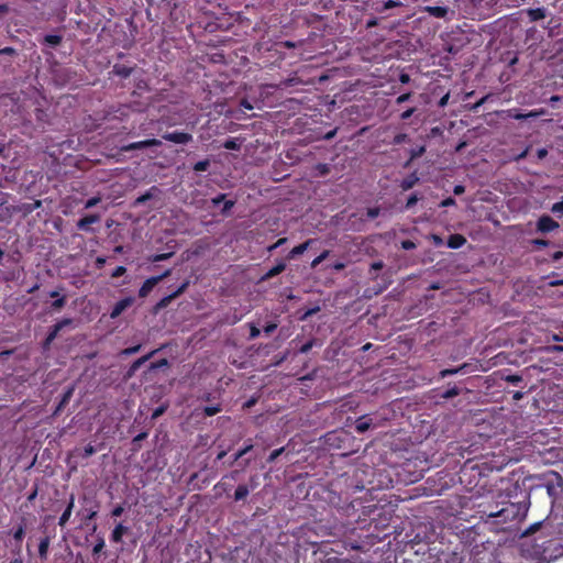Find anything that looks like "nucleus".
Returning a JSON list of instances; mask_svg holds the SVG:
<instances>
[{"instance_id": "f257e3e1", "label": "nucleus", "mask_w": 563, "mask_h": 563, "mask_svg": "<svg viewBox=\"0 0 563 563\" xmlns=\"http://www.w3.org/2000/svg\"><path fill=\"white\" fill-rule=\"evenodd\" d=\"M550 528H552L550 521L536 522L522 532V537H530L540 530V534L534 538L533 552L536 555L552 558L563 553V551L559 552V549L562 548V539L553 536Z\"/></svg>"}, {"instance_id": "f03ea898", "label": "nucleus", "mask_w": 563, "mask_h": 563, "mask_svg": "<svg viewBox=\"0 0 563 563\" xmlns=\"http://www.w3.org/2000/svg\"><path fill=\"white\" fill-rule=\"evenodd\" d=\"M543 486L547 489L549 497L554 503L562 496L563 493V477L554 471L548 472L543 476Z\"/></svg>"}, {"instance_id": "7ed1b4c3", "label": "nucleus", "mask_w": 563, "mask_h": 563, "mask_svg": "<svg viewBox=\"0 0 563 563\" xmlns=\"http://www.w3.org/2000/svg\"><path fill=\"white\" fill-rule=\"evenodd\" d=\"M522 506L504 499L500 510H496L498 517L494 520L496 525H504L508 521L520 519Z\"/></svg>"}, {"instance_id": "20e7f679", "label": "nucleus", "mask_w": 563, "mask_h": 563, "mask_svg": "<svg viewBox=\"0 0 563 563\" xmlns=\"http://www.w3.org/2000/svg\"><path fill=\"white\" fill-rule=\"evenodd\" d=\"M503 506V501H487V503H478L477 507L479 508L478 514L481 515V518L486 519H493L496 520L498 517V514H496V510H500Z\"/></svg>"}, {"instance_id": "39448f33", "label": "nucleus", "mask_w": 563, "mask_h": 563, "mask_svg": "<svg viewBox=\"0 0 563 563\" xmlns=\"http://www.w3.org/2000/svg\"><path fill=\"white\" fill-rule=\"evenodd\" d=\"M322 40H323L322 35L312 33L305 40H300L298 42L284 41V42H282V45L286 48L306 47V46L310 45L311 43H318V45H321Z\"/></svg>"}, {"instance_id": "423d86ee", "label": "nucleus", "mask_w": 563, "mask_h": 563, "mask_svg": "<svg viewBox=\"0 0 563 563\" xmlns=\"http://www.w3.org/2000/svg\"><path fill=\"white\" fill-rule=\"evenodd\" d=\"M162 139L175 144H188L192 141V135L187 132L174 131L162 134Z\"/></svg>"}, {"instance_id": "0eeeda50", "label": "nucleus", "mask_w": 563, "mask_h": 563, "mask_svg": "<svg viewBox=\"0 0 563 563\" xmlns=\"http://www.w3.org/2000/svg\"><path fill=\"white\" fill-rule=\"evenodd\" d=\"M559 227L560 224L548 214L541 216L537 221V231L543 234L550 233Z\"/></svg>"}, {"instance_id": "6e6552de", "label": "nucleus", "mask_w": 563, "mask_h": 563, "mask_svg": "<svg viewBox=\"0 0 563 563\" xmlns=\"http://www.w3.org/2000/svg\"><path fill=\"white\" fill-rule=\"evenodd\" d=\"M506 114V118L514 119V120H526L529 118H537L541 114H544V110H532L528 113H522L520 109L518 108H511L506 111H504Z\"/></svg>"}, {"instance_id": "1a4fd4ad", "label": "nucleus", "mask_w": 563, "mask_h": 563, "mask_svg": "<svg viewBox=\"0 0 563 563\" xmlns=\"http://www.w3.org/2000/svg\"><path fill=\"white\" fill-rule=\"evenodd\" d=\"M358 1L360 0H354V2H358ZM364 4L366 7H369V8L374 9L377 12H384L386 10L400 7L401 2L398 1V0H387V1L372 0V3L364 2Z\"/></svg>"}, {"instance_id": "9d476101", "label": "nucleus", "mask_w": 563, "mask_h": 563, "mask_svg": "<svg viewBox=\"0 0 563 563\" xmlns=\"http://www.w3.org/2000/svg\"><path fill=\"white\" fill-rule=\"evenodd\" d=\"M169 271H166L165 273H163L162 275L159 276H155V277H150L147 278L143 285L141 286V288L139 289V296L141 298H144L146 297L151 290L165 277H167L169 275Z\"/></svg>"}, {"instance_id": "9b49d317", "label": "nucleus", "mask_w": 563, "mask_h": 563, "mask_svg": "<svg viewBox=\"0 0 563 563\" xmlns=\"http://www.w3.org/2000/svg\"><path fill=\"white\" fill-rule=\"evenodd\" d=\"M159 350H153L148 352L147 354L143 355L142 357L135 360L128 368L125 373L126 378H132L135 373L139 371V368L145 364L147 361H150Z\"/></svg>"}, {"instance_id": "f8f14e48", "label": "nucleus", "mask_w": 563, "mask_h": 563, "mask_svg": "<svg viewBox=\"0 0 563 563\" xmlns=\"http://www.w3.org/2000/svg\"><path fill=\"white\" fill-rule=\"evenodd\" d=\"M100 220L101 217L98 213L87 214L77 221L76 227L80 231L95 232L90 225L100 222Z\"/></svg>"}, {"instance_id": "ddd939ff", "label": "nucleus", "mask_w": 563, "mask_h": 563, "mask_svg": "<svg viewBox=\"0 0 563 563\" xmlns=\"http://www.w3.org/2000/svg\"><path fill=\"white\" fill-rule=\"evenodd\" d=\"M133 302H134V299L132 297H125L123 299H120L113 306V308L110 312V318L117 319L125 309L131 307Z\"/></svg>"}, {"instance_id": "4468645a", "label": "nucleus", "mask_w": 563, "mask_h": 563, "mask_svg": "<svg viewBox=\"0 0 563 563\" xmlns=\"http://www.w3.org/2000/svg\"><path fill=\"white\" fill-rule=\"evenodd\" d=\"M161 145H162V141H159L158 139H147V140L130 143L129 145H126L124 147V150L125 151H134V150H143V148L161 146Z\"/></svg>"}, {"instance_id": "2eb2a0df", "label": "nucleus", "mask_w": 563, "mask_h": 563, "mask_svg": "<svg viewBox=\"0 0 563 563\" xmlns=\"http://www.w3.org/2000/svg\"><path fill=\"white\" fill-rule=\"evenodd\" d=\"M435 563H463L462 555L456 551L444 552L442 551L437 559Z\"/></svg>"}, {"instance_id": "dca6fc26", "label": "nucleus", "mask_w": 563, "mask_h": 563, "mask_svg": "<svg viewBox=\"0 0 563 563\" xmlns=\"http://www.w3.org/2000/svg\"><path fill=\"white\" fill-rule=\"evenodd\" d=\"M421 12H427L429 15L438 18V19H444L446 18L449 13L448 7H439V5H426L420 9Z\"/></svg>"}, {"instance_id": "f3484780", "label": "nucleus", "mask_w": 563, "mask_h": 563, "mask_svg": "<svg viewBox=\"0 0 563 563\" xmlns=\"http://www.w3.org/2000/svg\"><path fill=\"white\" fill-rule=\"evenodd\" d=\"M374 426L375 424L373 422V418H371L369 416H362L354 421V429L358 433H364Z\"/></svg>"}, {"instance_id": "a211bd4d", "label": "nucleus", "mask_w": 563, "mask_h": 563, "mask_svg": "<svg viewBox=\"0 0 563 563\" xmlns=\"http://www.w3.org/2000/svg\"><path fill=\"white\" fill-rule=\"evenodd\" d=\"M74 506H75V496L70 495L67 506H66L65 510L63 511L62 516L59 517V520H58L59 527L64 528L67 525V522L73 514Z\"/></svg>"}, {"instance_id": "6ab92c4d", "label": "nucleus", "mask_w": 563, "mask_h": 563, "mask_svg": "<svg viewBox=\"0 0 563 563\" xmlns=\"http://www.w3.org/2000/svg\"><path fill=\"white\" fill-rule=\"evenodd\" d=\"M74 390H75V388H74V386H71V387H68L64 391L59 402L57 404V406L53 412L54 416L59 415V412L68 405L69 400L71 399V397L74 395Z\"/></svg>"}, {"instance_id": "aec40b11", "label": "nucleus", "mask_w": 563, "mask_h": 563, "mask_svg": "<svg viewBox=\"0 0 563 563\" xmlns=\"http://www.w3.org/2000/svg\"><path fill=\"white\" fill-rule=\"evenodd\" d=\"M526 14L529 18L530 22H536L539 20H542L547 16V9L545 8H529L525 10Z\"/></svg>"}, {"instance_id": "412c9836", "label": "nucleus", "mask_w": 563, "mask_h": 563, "mask_svg": "<svg viewBox=\"0 0 563 563\" xmlns=\"http://www.w3.org/2000/svg\"><path fill=\"white\" fill-rule=\"evenodd\" d=\"M313 243L312 239L307 240L306 242L292 247L287 255L288 260H292L301 254H303L308 247Z\"/></svg>"}, {"instance_id": "4be33fe9", "label": "nucleus", "mask_w": 563, "mask_h": 563, "mask_svg": "<svg viewBox=\"0 0 563 563\" xmlns=\"http://www.w3.org/2000/svg\"><path fill=\"white\" fill-rule=\"evenodd\" d=\"M286 269V263L284 261H278V263L268 269L262 277V280H268Z\"/></svg>"}, {"instance_id": "5701e85b", "label": "nucleus", "mask_w": 563, "mask_h": 563, "mask_svg": "<svg viewBox=\"0 0 563 563\" xmlns=\"http://www.w3.org/2000/svg\"><path fill=\"white\" fill-rule=\"evenodd\" d=\"M466 243L465 236L459 233L451 234L448 239L446 245L450 249L456 250L462 247Z\"/></svg>"}, {"instance_id": "b1692460", "label": "nucleus", "mask_w": 563, "mask_h": 563, "mask_svg": "<svg viewBox=\"0 0 563 563\" xmlns=\"http://www.w3.org/2000/svg\"><path fill=\"white\" fill-rule=\"evenodd\" d=\"M470 365L464 363L459 367H452V368H444L439 373L440 378H445L448 376H452L459 373L465 374L467 373Z\"/></svg>"}, {"instance_id": "393cba45", "label": "nucleus", "mask_w": 563, "mask_h": 563, "mask_svg": "<svg viewBox=\"0 0 563 563\" xmlns=\"http://www.w3.org/2000/svg\"><path fill=\"white\" fill-rule=\"evenodd\" d=\"M129 528L122 523H118L111 532V541L114 543L122 542L123 536L128 532Z\"/></svg>"}, {"instance_id": "a878e982", "label": "nucleus", "mask_w": 563, "mask_h": 563, "mask_svg": "<svg viewBox=\"0 0 563 563\" xmlns=\"http://www.w3.org/2000/svg\"><path fill=\"white\" fill-rule=\"evenodd\" d=\"M253 448H254V445L252 443V440L249 439L247 443L232 455V461H231L230 465H233L235 462H238L240 459H242L245 454H247L250 451H252Z\"/></svg>"}, {"instance_id": "bb28decb", "label": "nucleus", "mask_w": 563, "mask_h": 563, "mask_svg": "<svg viewBox=\"0 0 563 563\" xmlns=\"http://www.w3.org/2000/svg\"><path fill=\"white\" fill-rule=\"evenodd\" d=\"M12 536H13V540L15 541L16 548H18L16 554H19L21 552V543L25 536V525L24 523L19 525V527L13 531Z\"/></svg>"}, {"instance_id": "cd10ccee", "label": "nucleus", "mask_w": 563, "mask_h": 563, "mask_svg": "<svg viewBox=\"0 0 563 563\" xmlns=\"http://www.w3.org/2000/svg\"><path fill=\"white\" fill-rule=\"evenodd\" d=\"M133 69H134L133 67H130V66H126L123 64H115L113 66V74H115L117 76H119L121 78H128L133 73Z\"/></svg>"}, {"instance_id": "c85d7f7f", "label": "nucleus", "mask_w": 563, "mask_h": 563, "mask_svg": "<svg viewBox=\"0 0 563 563\" xmlns=\"http://www.w3.org/2000/svg\"><path fill=\"white\" fill-rule=\"evenodd\" d=\"M49 296L52 298H56L51 305L53 310L58 311L66 305V297L65 296L59 297V292L57 290L51 291Z\"/></svg>"}, {"instance_id": "c756f323", "label": "nucleus", "mask_w": 563, "mask_h": 563, "mask_svg": "<svg viewBox=\"0 0 563 563\" xmlns=\"http://www.w3.org/2000/svg\"><path fill=\"white\" fill-rule=\"evenodd\" d=\"M250 494V487L245 484H240L234 492V500H244Z\"/></svg>"}, {"instance_id": "7c9ffc66", "label": "nucleus", "mask_w": 563, "mask_h": 563, "mask_svg": "<svg viewBox=\"0 0 563 563\" xmlns=\"http://www.w3.org/2000/svg\"><path fill=\"white\" fill-rule=\"evenodd\" d=\"M418 180H419L418 177L413 173L410 176H408L405 179H402V181L400 184V187L405 191L409 190V189H411L418 183Z\"/></svg>"}, {"instance_id": "2f4dec72", "label": "nucleus", "mask_w": 563, "mask_h": 563, "mask_svg": "<svg viewBox=\"0 0 563 563\" xmlns=\"http://www.w3.org/2000/svg\"><path fill=\"white\" fill-rule=\"evenodd\" d=\"M58 333H59V330H57L56 327L53 325L49 329V331H48V333H47V335H46V338H45V340L43 342V347L44 349H48L49 345L53 343V341L57 338Z\"/></svg>"}, {"instance_id": "473e14b6", "label": "nucleus", "mask_w": 563, "mask_h": 563, "mask_svg": "<svg viewBox=\"0 0 563 563\" xmlns=\"http://www.w3.org/2000/svg\"><path fill=\"white\" fill-rule=\"evenodd\" d=\"M48 548H49V538L45 537L40 541V544H38V554L42 559H45L47 556Z\"/></svg>"}, {"instance_id": "72a5a7b5", "label": "nucleus", "mask_w": 563, "mask_h": 563, "mask_svg": "<svg viewBox=\"0 0 563 563\" xmlns=\"http://www.w3.org/2000/svg\"><path fill=\"white\" fill-rule=\"evenodd\" d=\"M187 287V283L183 284L175 292H173L172 295H169L168 297H165L164 299H162V301L159 302V306L163 307V306H166L167 302L173 299V298H176L178 297L180 294H183L185 291Z\"/></svg>"}, {"instance_id": "f704fd0d", "label": "nucleus", "mask_w": 563, "mask_h": 563, "mask_svg": "<svg viewBox=\"0 0 563 563\" xmlns=\"http://www.w3.org/2000/svg\"><path fill=\"white\" fill-rule=\"evenodd\" d=\"M169 366V362L167 358H161L156 362H152L150 365H148V372H154L156 369H159V368H163V367H168Z\"/></svg>"}, {"instance_id": "c9c22d12", "label": "nucleus", "mask_w": 563, "mask_h": 563, "mask_svg": "<svg viewBox=\"0 0 563 563\" xmlns=\"http://www.w3.org/2000/svg\"><path fill=\"white\" fill-rule=\"evenodd\" d=\"M316 176H325L330 173V166L324 163H319L313 167Z\"/></svg>"}, {"instance_id": "e433bc0d", "label": "nucleus", "mask_w": 563, "mask_h": 563, "mask_svg": "<svg viewBox=\"0 0 563 563\" xmlns=\"http://www.w3.org/2000/svg\"><path fill=\"white\" fill-rule=\"evenodd\" d=\"M223 147L225 150H231V151H239L240 147H241V144L239 143V141L234 137H230V139H227L223 143Z\"/></svg>"}, {"instance_id": "4c0bfd02", "label": "nucleus", "mask_w": 563, "mask_h": 563, "mask_svg": "<svg viewBox=\"0 0 563 563\" xmlns=\"http://www.w3.org/2000/svg\"><path fill=\"white\" fill-rule=\"evenodd\" d=\"M60 42H62L60 35L48 34V35H45V37H44V43L49 46H57L60 44Z\"/></svg>"}, {"instance_id": "58836bf2", "label": "nucleus", "mask_w": 563, "mask_h": 563, "mask_svg": "<svg viewBox=\"0 0 563 563\" xmlns=\"http://www.w3.org/2000/svg\"><path fill=\"white\" fill-rule=\"evenodd\" d=\"M97 452V449L92 444H87L79 453L78 455L81 459H88L91 455H93Z\"/></svg>"}, {"instance_id": "ea45409f", "label": "nucleus", "mask_w": 563, "mask_h": 563, "mask_svg": "<svg viewBox=\"0 0 563 563\" xmlns=\"http://www.w3.org/2000/svg\"><path fill=\"white\" fill-rule=\"evenodd\" d=\"M141 349H142V344H136V345H133V346H129V347L123 349L119 353V355L120 356H130V355H133V354L140 352Z\"/></svg>"}, {"instance_id": "a19ab883", "label": "nucleus", "mask_w": 563, "mask_h": 563, "mask_svg": "<svg viewBox=\"0 0 563 563\" xmlns=\"http://www.w3.org/2000/svg\"><path fill=\"white\" fill-rule=\"evenodd\" d=\"M222 410L221 406L220 405H216V406H206L202 411L205 413L206 417H212L217 413H219L220 411Z\"/></svg>"}, {"instance_id": "79ce46f5", "label": "nucleus", "mask_w": 563, "mask_h": 563, "mask_svg": "<svg viewBox=\"0 0 563 563\" xmlns=\"http://www.w3.org/2000/svg\"><path fill=\"white\" fill-rule=\"evenodd\" d=\"M461 393V390L456 387V386H453L449 389H446L442 395H441V398L443 399H451L453 397H456L459 396Z\"/></svg>"}, {"instance_id": "37998d69", "label": "nucleus", "mask_w": 563, "mask_h": 563, "mask_svg": "<svg viewBox=\"0 0 563 563\" xmlns=\"http://www.w3.org/2000/svg\"><path fill=\"white\" fill-rule=\"evenodd\" d=\"M210 167V161L208 158L197 162L194 165L195 172H206Z\"/></svg>"}, {"instance_id": "c03bdc74", "label": "nucleus", "mask_w": 563, "mask_h": 563, "mask_svg": "<svg viewBox=\"0 0 563 563\" xmlns=\"http://www.w3.org/2000/svg\"><path fill=\"white\" fill-rule=\"evenodd\" d=\"M168 409V404H162L161 406H158L157 408H155L152 412V419H157L159 418L161 416H163L166 410Z\"/></svg>"}, {"instance_id": "a18cd8bd", "label": "nucleus", "mask_w": 563, "mask_h": 563, "mask_svg": "<svg viewBox=\"0 0 563 563\" xmlns=\"http://www.w3.org/2000/svg\"><path fill=\"white\" fill-rule=\"evenodd\" d=\"M314 345H317V340L316 339H310L309 341H307L305 344H302L299 349V353L301 354H306L308 353Z\"/></svg>"}, {"instance_id": "49530a36", "label": "nucleus", "mask_w": 563, "mask_h": 563, "mask_svg": "<svg viewBox=\"0 0 563 563\" xmlns=\"http://www.w3.org/2000/svg\"><path fill=\"white\" fill-rule=\"evenodd\" d=\"M104 545H106L104 539L102 537H99L97 539L96 544L92 548V554L98 555L103 550Z\"/></svg>"}, {"instance_id": "de8ad7c7", "label": "nucleus", "mask_w": 563, "mask_h": 563, "mask_svg": "<svg viewBox=\"0 0 563 563\" xmlns=\"http://www.w3.org/2000/svg\"><path fill=\"white\" fill-rule=\"evenodd\" d=\"M285 452V448H279L271 452V454L267 457V463H273Z\"/></svg>"}, {"instance_id": "09e8293b", "label": "nucleus", "mask_w": 563, "mask_h": 563, "mask_svg": "<svg viewBox=\"0 0 563 563\" xmlns=\"http://www.w3.org/2000/svg\"><path fill=\"white\" fill-rule=\"evenodd\" d=\"M506 382H508L511 385H519L522 382V377L520 375L514 374V375H507L505 378Z\"/></svg>"}, {"instance_id": "8fccbe9b", "label": "nucleus", "mask_w": 563, "mask_h": 563, "mask_svg": "<svg viewBox=\"0 0 563 563\" xmlns=\"http://www.w3.org/2000/svg\"><path fill=\"white\" fill-rule=\"evenodd\" d=\"M418 200H419V197L417 194L410 195L409 198L407 199L405 208L407 210L411 209L418 202Z\"/></svg>"}, {"instance_id": "3c124183", "label": "nucleus", "mask_w": 563, "mask_h": 563, "mask_svg": "<svg viewBox=\"0 0 563 563\" xmlns=\"http://www.w3.org/2000/svg\"><path fill=\"white\" fill-rule=\"evenodd\" d=\"M41 207H42V201H41V200H35V201H34V202H32V203H27V205H25L24 210H25L26 212H32V211H34V210H36V209L41 208Z\"/></svg>"}, {"instance_id": "603ef678", "label": "nucleus", "mask_w": 563, "mask_h": 563, "mask_svg": "<svg viewBox=\"0 0 563 563\" xmlns=\"http://www.w3.org/2000/svg\"><path fill=\"white\" fill-rule=\"evenodd\" d=\"M328 254H329L328 251L322 252L319 256H317L312 261L311 266L312 267H317L319 264H321L327 258Z\"/></svg>"}, {"instance_id": "864d4df0", "label": "nucleus", "mask_w": 563, "mask_h": 563, "mask_svg": "<svg viewBox=\"0 0 563 563\" xmlns=\"http://www.w3.org/2000/svg\"><path fill=\"white\" fill-rule=\"evenodd\" d=\"M100 197H91L85 202V209H90L96 207L100 202Z\"/></svg>"}, {"instance_id": "5fc2aeb1", "label": "nucleus", "mask_w": 563, "mask_h": 563, "mask_svg": "<svg viewBox=\"0 0 563 563\" xmlns=\"http://www.w3.org/2000/svg\"><path fill=\"white\" fill-rule=\"evenodd\" d=\"M531 243L534 246H537L538 249L547 247L550 244V242L548 240H543V239H534V240L531 241Z\"/></svg>"}, {"instance_id": "6e6d98bb", "label": "nucleus", "mask_w": 563, "mask_h": 563, "mask_svg": "<svg viewBox=\"0 0 563 563\" xmlns=\"http://www.w3.org/2000/svg\"><path fill=\"white\" fill-rule=\"evenodd\" d=\"M287 242V238H280L278 239L274 244H272L271 246L267 247V251L268 252H273L274 250H276L277 247L284 245L285 243Z\"/></svg>"}, {"instance_id": "4d7b16f0", "label": "nucleus", "mask_w": 563, "mask_h": 563, "mask_svg": "<svg viewBox=\"0 0 563 563\" xmlns=\"http://www.w3.org/2000/svg\"><path fill=\"white\" fill-rule=\"evenodd\" d=\"M551 211L556 214H563V200L553 203L551 207Z\"/></svg>"}, {"instance_id": "13d9d810", "label": "nucleus", "mask_w": 563, "mask_h": 563, "mask_svg": "<svg viewBox=\"0 0 563 563\" xmlns=\"http://www.w3.org/2000/svg\"><path fill=\"white\" fill-rule=\"evenodd\" d=\"M126 273V268L124 266H118L111 274L112 278H119Z\"/></svg>"}, {"instance_id": "bf43d9fd", "label": "nucleus", "mask_w": 563, "mask_h": 563, "mask_svg": "<svg viewBox=\"0 0 563 563\" xmlns=\"http://www.w3.org/2000/svg\"><path fill=\"white\" fill-rule=\"evenodd\" d=\"M417 245L413 241L411 240H404L401 241V249L406 250V251H410V250H413L416 249Z\"/></svg>"}, {"instance_id": "052dcab7", "label": "nucleus", "mask_w": 563, "mask_h": 563, "mask_svg": "<svg viewBox=\"0 0 563 563\" xmlns=\"http://www.w3.org/2000/svg\"><path fill=\"white\" fill-rule=\"evenodd\" d=\"M0 55L14 56L16 55V49L11 46H5L3 48H0Z\"/></svg>"}, {"instance_id": "680f3d73", "label": "nucleus", "mask_w": 563, "mask_h": 563, "mask_svg": "<svg viewBox=\"0 0 563 563\" xmlns=\"http://www.w3.org/2000/svg\"><path fill=\"white\" fill-rule=\"evenodd\" d=\"M260 334H261L260 329L255 324L251 323L250 324V339L251 340L256 339Z\"/></svg>"}, {"instance_id": "e2e57ef3", "label": "nucleus", "mask_w": 563, "mask_h": 563, "mask_svg": "<svg viewBox=\"0 0 563 563\" xmlns=\"http://www.w3.org/2000/svg\"><path fill=\"white\" fill-rule=\"evenodd\" d=\"M70 323H71V319L65 318V319H62L58 322H56L54 325L56 327L57 330L60 331L63 328H65L66 325H68Z\"/></svg>"}, {"instance_id": "0e129e2a", "label": "nucleus", "mask_w": 563, "mask_h": 563, "mask_svg": "<svg viewBox=\"0 0 563 563\" xmlns=\"http://www.w3.org/2000/svg\"><path fill=\"white\" fill-rule=\"evenodd\" d=\"M416 111V108H409L407 109L406 111H404L401 114H400V119L406 121L408 120Z\"/></svg>"}, {"instance_id": "69168bd1", "label": "nucleus", "mask_w": 563, "mask_h": 563, "mask_svg": "<svg viewBox=\"0 0 563 563\" xmlns=\"http://www.w3.org/2000/svg\"><path fill=\"white\" fill-rule=\"evenodd\" d=\"M379 211H380L379 208H368L366 216L369 219H375L376 217H378Z\"/></svg>"}, {"instance_id": "338daca9", "label": "nucleus", "mask_w": 563, "mask_h": 563, "mask_svg": "<svg viewBox=\"0 0 563 563\" xmlns=\"http://www.w3.org/2000/svg\"><path fill=\"white\" fill-rule=\"evenodd\" d=\"M124 512V508L122 505H118L115 506L112 511H111V516L112 517H120L122 516V514Z\"/></svg>"}, {"instance_id": "774afa93", "label": "nucleus", "mask_w": 563, "mask_h": 563, "mask_svg": "<svg viewBox=\"0 0 563 563\" xmlns=\"http://www.w3.org/2000/svg\"><path fill=\"white\" fill-rule=\"evenodd\" d=\"M410 98H411V93L410 92L402 93V95L397 97L396 103L397 104H401V103L408 101Z\"/></svg>"}]
</instances>
